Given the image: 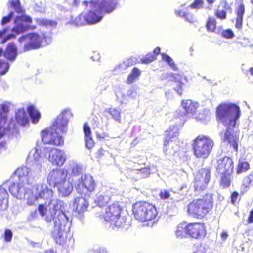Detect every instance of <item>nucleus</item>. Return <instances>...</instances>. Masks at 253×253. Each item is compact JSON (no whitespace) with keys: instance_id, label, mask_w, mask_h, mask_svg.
<instances>
[{"instance_id":"nucleus-1","label":"nucleus","mask_w":253,"mask_h":253,"mask_svg":"<svg viewBox=\"0 0 253 253\" xmlns=\"http://www.w3.org/2000/svg\"><path fill=\"white\" fill-rule=\"evenodd\" d=\"M42 150L37 147L32 149L27 158V164L31 167L26 166L18 168L13 176L14 181H10L9 190L12 195L17 199H27L28 205L35 204L36 200L41 198L48 199L52 195V191L46 184H38L30 190L28 187L35 180L36 174L42 171L43 158L41 155Z\"/></svg>"},{"instance_id":"nucleus-2","label":"nucleus","mask_w":253,"mask_h":253,"mask_svg":"<svg viewBox=\"0 0 253 253\" xmlns=\"http://www.w3.org/2000/svg\"><path fill=\"white\" fill-rule=\"evenodd\" d=\"M52 195L48 199L41 198L36 200L39 202L42 200H45V205L49 206L47 214L45 220L47 223L53 222V227L51 231V235L56 243L61 244L66 238L67 233L70 229V224L68 223L69 218L66 214L63 211L64 203L59 199H52Z\"/></svg>"},{"instance_id":"nucleus-3","label":"nucleus","mask_w":253,"mask_h":253,"mask_svg":"<svg viewBox=\"0 0 253 253\" xmlns=\"http://www.w3.org/2000/svg\"><path fill=\"white\" fill-rule=\"evenodd\" d=\"M217 116L220 121L227 127L224 142L230 144L235 151H238V139L233 136L230 130L233 128L240 116L239 107L233 103L221 104L217 108Z\"/></svg>"},{"instance_id":"nucleus-4","label":"nucleus","mask_w":253,"mask_h":253,"mask_svg":"<svg viewBox=\"0 0 253 253\" xmlns=\"http://www.w3.org/2000/svg\"><path fill=\"white\" fill-rule=\"evenodd\" d=\"M116 4L114 0H92L88 12H83L72 20V23L77 26L96 24L102 20L104 13L113 12Z\"/></svg>"},{"instance_id":"nucleus-5","label":"nucleus","mask_w":253,"mask_h":253,"mask_svg":"<svg viewBox=\"0 0 253 253\" xmlns=\"http://www.w3.org/2000/svg\"><path fill=\"white\" fill-rule=\"evenodd\" d=\"M133 213L136 220L146 222L148 226H152L158 220L156 208L146 202L140 201L135 203L133 206Z\"/></svg>"},{"instance_id":"nucleus-6","label":"nucleus","mask_w":253,"mask_h":253,"mask_svg":"<svg viewBox=\"0 0 253 253\" xmlns=\"http://www.w3.org/2000/svg\"><path fill=\"white\" fill-rule=\"evenodd\" d=\"M212 207V198L210 194L206 198L194 200L188 205L189 214L194 218L202 219L205 217Z\"/></svg>"},{"instance_id":"nucleus-7","label":"nucleus","mask_w":253,"mask_h":253,"mask_svg":"<svg viewBox=\"0 0 253 253\" xmlns=\"http://www.w3.org/2000/svg\"><path fill=\"white\" fill-rule=\"evenodd\" d=\"M19 42H26L24 45V51L39 48L50 43L51 37L49 34H42L41 36L36 33H31L19 38Z\"/></svg>"},{"instance_id":"nucleus-8","label":"nucleus","mask_w":253,"mask_h":253,"mask_svg":"<svg viewBox=\"0 0 253 253\" xmlns=\"http://www.w3.org/2000/svg\"><path fill=\"white\" fill-rule=\"evenodd\" d=\"M214 144L213 140L209 136H198L192 144L194 155L198 158H207L212 151Z\"/></svg>"},{"instance_id":"nucleus-9","label":"nucleus","mask_w":253,"mask_h":253,"mask_svg":"<svg viewBox=\"0 0 253 253\" xmlns=\"http://www.w3.org/2000/svg\"><path fill=\"white\" fill-rule=\"evenodd\" d=\"M121 209L118 203H113L107 207L103 214L105 221L110 223V225L119 228L123 227L126 223L125 217L121 216Z\"/></svg>"},{"instance_id":"nucleus-10","label":"nucleus","mask_w":253,"mask_h":253,"mask_svg":"<svg viewBox=\"0 0 253 253\" xmlns=\"http://www.w3.org/2000/svg\"><path fill=\"white\" fill-rule=\"evenodd\" d=\"M9 111L8 103H4L0 104V139L5 134H14L17 132L16 126L14 121H10L6 123L7 113Z\"/></svg>"},{"instance_id":"nucleus-11","label":"nucleus","mask_w":253,"mask_h":253,"mask_svg":"<svg viewBox=\"0 0 253 253\" xmlns=\"http://www.w3.org/2000/svg\"><path fill=\"white\" fill-rule=\"evenodd\" d=\"M74 185L78 193L89 197H90L96 187L94 179L89 174L82 175Z\"/></svg>"},{"instance_id":"nucleus-12","label":"nucleus","mask_w":253,"mask_h":253,"mask_svg":"<svg viewBox=\"0 0 253 253\" xmlns=\"http://www.w3.org/2000/svg\"><path fill=\"white\" fill-rule=\"evenodd\" d=\"M32 21V18L30 16L27 15L17 16L14 20V26L11 30L12 33L4 37L2 40L1 42L4 43L8 40L15 38L17 34L26 31L29 29Z\"/></svg>"},{"instance_id":"nucleus-13","label":"nucleus","mask_w":253,"mask_h":253,"mask_svg":"<svg viewBox=\"0 0 253 253\" xmlns=\"http://www.w3.org/2000/svg\"><path fill=\"white\" fill-rule=\"evenodd\" d=\"M73 117V114L69 109L63 110L58 115L51 126L55 131L59 134H65L68 130V124L70 118Z\"/></svg>"},{"instance_id":"nucleus-14","label":"nucleus","mask_w":253,"mask_h":253,"mask_svg":"<svg viewBox=\"0 0 253 253\" xmlns=\"http://www.w3.org/2000/svg\"><path fill=\"white\" fill-rule=\"evenodd\" d=\"M43 151L46 153L45 157L54 165L61 166L67 159L66 153L63 150L44 148Z\"/></svg>"},{"instance_id":"nucleus-15","label":"nucleus","mask_w":253,"mask_h":253,"mask_svg":"<svg viewBox=\"0 0 253 253\" xmlns=\"http://www.w3.org/2000/svg\"><path fill=\"white\" fill-rule=\"evenodd\" d=\"M41 137L45 144H52L57 146L63 145L64 139L60 134L50 127L41 132Z\"/></svg>"},{"instance_id":"nucleus-16","label":"nucleus","mask_w":253,"mask_h":253,"mask_svg":"<svg viewBox=\"0 0 253 253\" xmlns=\"http://www.w3.org/2000/svg\"><path fill=\"white\" fill-rule=\"evenodd\" d=\"M67 176V171L63 169H54L50 171L47 176V182L50 185L55 187L62 182Z\"/></svg>"},{"instance_id":"nucleus-17","label":"nucleus","mask_w":253,"mask_h":253,"mask_svg":"<svg viewBox=\"0 0 253 253\" xmlns=\"http://www.w3.org/2000/svg\"><path fill=\"white\" fill-rule=\"evenodd\" d=\"M233 168V162L229 157H224L217 161L216 170L220 174L230 175Z\"/></svg>"},{"instance_id":"nucleus-18","label":"nucleus","mask_w":253,"mask_h":253,"mask_svg":"<svg viewBox=\"0 0 253 253\" xmlns=\"http://www.w3.org/2000/svg\"><path fill=\"white\" fill-rule=\"evenodd\" d=\"M188 235L193 238L199 239L205 237L206 231L204 225L200 223L188 224Z\"/></svg>"},{"instance_id":"nucleus-19","label":"nucleus","mask_w":253,"mask_h":253,"mask_svg":"<svg viewBox=\"0 0 253 253\" xmlns=\"http://www.w3.org/2000/svg\"><path fill=\"white\" fill-rule=\"evenodd\" d=\"M88 202L83 197H77L74 199L73 206L78 217L82 219L83 213L87 211Z\"/></svg>"},{"instance_id":"nucleus-20","label":"nucleus","mask_w":253,"mask_h":253,"mask_svg":"<svg viewBox=\"0 0 253 253\" xmlns=\"http://www.w3.org/2000/svg\"><path fill=\"white\" fill-rule=\"evenodd\" d=\"M111 191L109 190L104 189L103 188L97 194L94 199V202L99 207L105 205L111 199Z\"/></svg>"},{"instance_id":"nucleus-21","label":"nucleus","mask_w":253,"mask_h":253,"mask_svg":"<svg viewBox=\"0 0 253 253\" xmlns=\"http://www.w3.org/2000/svg\"><path fill=\"white\" fill-rule=\"evenodd\" d=\"M73 181L65 179L57 186L59 194L62 197L69 195L73 190Z\"/></svg>"},{"instance_id":"nucleus-22","label":"nucleus","mask_w":253,"mask_h":253,"mask_svg":"<svg viewBox=\"0 0 253 253\" xmlns=\"http://www.w3.org/2000/svg\"><path fill=\"white\" fill-rule=\"evenodd\" d=\"M84 170L81 164L73 162L72 164V171L71 176L72 181L74 184L78 181V178L80 179L82 175H84Z\"/></svg>"},{"instance_id":"nucleus-23","label":"nucleus","mask_w":253,"mask_h":253,"mask_svg":"<svg viewBox=\"0 0 253 253\" xmlns=\"http://www.w3.org/2000/svg\"><path fill=\"white\" fill-rule=\"evenodd\" d=\"M166 133V137L164 144L165 151H166L165 148L169 141L176 139L178 137L179 135L178 129L177 126H170Z\"/></svg>"},{"instance_id":"nucleus-24","label":"nucleus","mask_w":253,"mask_h":253,"mask_svg":"<svg viewBox=\"0 0 253 253\" xmlns=\"http://www.w3.org/2000/svg\"><path fill=\"white\" fill-rule=\"evenodd\" d=\"M4 55L9 61H13L15 60L17 55V48L13 42L8 44Z\"/></svg>"},{"instance_id":"nucleus-25","label":"nucleus","mask_w":253,"mask_h":253,"mask_svg":"<svg viewBox=\"0 0 253 253\" xmlns=\"http://www.w3.org/2000/svg\"><path fill=\"white\" fill-rule=\"evenodd\" d=\"M8 193L5 188L0 186V211L6 210L8 206Z\"/></svg>"},{"instance_id":"nucleus-26","label":"nucleus","mask_w":253,"mask_h":253,"mask_svg":"<svg viewBox=\"0 0 253 253\" xmlns=\"http://www.w3.org/2000/svg\"><path fill=\"white\" fill-rule=\"evenodd\" d=\"M245 11V6L243 3L240 4L236 9V18L235 26L237 29H240L242 28Z\"/></svg>"},{"instance_id":"nucleus-27","label":"nucleus","mask_w":253,"mask_h":253,"mask_svg":"<svg viewBox=\"0 0 253 253\" xmlns=\"http://www.w3.org/2000/svg\"><path fill=\"white\" fill-rule=\"evenodd\" d=\"M183 108L187 114H194L199 107L197 102L191 100H183L182 103Z\"/></svg>"},{"instance_id":"nucleus-28","label":"nucleus","mask_w":253,"mask_h":253,"mask_svg":"<svg viewBox=\"0 0 253 253\" xmlns=\"http://www.w3.org/2000/svg\"><path fill=\"white\" fill-rule=\"evenodd\" d=\"M84 132L85 135V146L88 149H91L94 146V141L91 136V132L88 125L85 124L83 127Z\"/></svg>"},{"instance_id":"nucleus-29","label":"nucleus","mask_w":253,"mask_h":253,"mask_svg":"<svg viewBox=\"0 0 253 253\" xmlns=\"http://www.w3.org/2000/svg\"><path fill=\"white\" fill-rule=\"evenodd\" d=\"M211 178L210 171L208 169H202L199 170L195 179L196 184H198L199 180L209 182Z\"/></svg>"},{"instance_id":"nucleus-30","label":"nucleus","mask_w":253,"mask_h":253,"mask_svg":"<svg viewBox=\"0 0 253 253\" xmlns=\"http://www.w3.org/2000/svg\"><path fill=\"white\" fill-rule=\"evenodd\" d=\"M15 119L17 123L21 126H25L28 123L29 119L24 109H18L15 114Z\"/></svg>"},{"instance_id":"nucleus-31","label":"nucleus","mask_w":253,"mask_h":253,"mask_svg":"<svg viewBox=\"0 0 253 253\" xmlns=\"http://www.w3.org/2000/svg\"><path fill=\"white\" fill-rule=\"evenodd\" d=\"M169 75L178 83L177 86L174 88V90L179 95H181L182 93V86L183 85L182 80L184 79L187 81V77L183 75L175 74L172 73H170Z\"/></svg>"},{"instance_id":"nucleus-32","label":"nucleus","mask_w":253,"mask_h":253,"mask_svg":"<svg viewBox=\"0 0 253 253\" xmlns=\"http://www.w3.org/2000/svg\"><path fill=\"white\" fill-rule=\"evenodd\" d=\"M211 113L209 110L204 109L201 110L198 115L196 117V120L198 122L206 124L210 121Z\"/></svg>"},{"instance_id":"nucleus-33","label":"nucleus","mask_w":253,"mask_h":253,"mask_svg":"<svg viewBox=\"0 0 253 253\" xmlns=\"http://www.w3.org/2000/svg\"><path fill=\"white\" fill-rule=\"evenodd\" d=\"M27 112L32 122L34 124L37 123L41 117V115L37 109L33 105H30L27 108Z\"/></svg>"},{"instance_id":"nucleus-34","label":"nucleus","mask_w":253,"mask_h":253,"mask_svg":"<svg viewBox=\"0 0 253 253\" xmlns=\"http://www.w3.org/2000/svg\"><path fill=\"white\" fill-rule=\"evenodd\" d=\"M188 224L186 223H181L179 224L175 231V235L177 238H182L188 235Z\"/></svg>"},{"instance_id":"nucleus-35","label":"nucleus","mask_w":253,"mask_h":253,"mask_svg":"<svg viewBox=\"0 0 253 253\" xmlns=\"http://www.w3.org/2000/svg\"><path fill=\"white\" fill-rule=\"evenodd\" d=\"M106 112L111 116L113 120L119 123L121 122V109L120 108H110L107 109Z\"/></svg>"},{"instance_id":"nucleus-36","label":"nucleus","mask_w":253,"mask_h":253,"mask_svg":"<svg viewBox=\"0 0 253 253\" xmlns=\"http://www.w3.org/2000/svg\"><path fill=\"white\" fill-rule=\"evenodd\" d=\"M161 56L163 61L167 63L172 70L174 71L178 70V68L171 57L164 53L161 54Z\"/></svg>"},{"instance_id":"nucleus-37","label":"nucleus","mask_w":253,"mask_h":253,"mask_svg":"<svg viewBox=\"0 0 253 253\" xmlns=\"http://www.w3.org/2000/svg\"><path fill=\"white\" fill-rule=\"evenodd\" d=\"M140 74L141 72L138 68H134L127 77V83H132L140 75Z\"/></svg>"},{"instance_id":"nucleus-38","label":"nucleus","mask_w":253,"mask_h":253,"mask_svg":"<svg viewBox=\"0 0 253 253\" xmlns=\"http://www.w3.org/2000/svg\"><path fill=\"white\" fill-rule=\"evenodd\" d=\"M249 168L250 166L248 162L240 160L238 165L237 173L238 174H240L241 173L245 172L247 171Z\"/></svg>"},{"instance_id":"nucleus-39","label":"nucleus","mask_w":253,"mask_h":253,"mask_svg":"<svg viewBox=\"0 0 253 253\" xmlns=\"http://www.w3.org/2000/svg\"><path fill=\"white\" fill-rule=\"evenodd\" d=\"M216 21L214 18L209 17L206 23V28L209 32H213L216 28Z\"/></svg>"},{"instance_id":"nucleus-40","label":"nucleus","mask_w":253,"mask_h":253,"mask_svg":"<svg viewBox=\"0 0 253 253\" xmlns=\"http://www.w3.org/2000/svg\"><path fill=\"white\" fill-rule=\"evenodd\" d=\"M139 174L137 176V178H144L148 177L150 174V169L148 167H144L140 169H137Z\"/></svg>"},{"instance_id":"nucleus-41","label":"nucleus","mask_w":253,"mask_h":253,"mask_svg":"<svg viewBox=\"0 0 253 253\" xmlns=\"http://www.w3.org/2000/svg\"><path fill=\"white\" fill-rule=\"evenodd\" d=\"M208 183L209 182L199 180L198 183H197L198 184L197 186V184H196V179H195V180L193 183V186L194 188L195 191L199 192L205 189L206 188Z\"/></svg>"},{"instance_id":"nucleus-42","label":"nucleus","mask_w":253,"mask_h":253,"mask_svg":"<svg viewBox=\"0 0 253 253\" xmlns=\"http://www.w3.org/2000/svg\"><path fill=\"white\" fill-rule=\"evenodd\" d=\"M10 5L18 13H21L22 12V9L19 0H12L10 1Z\"/></svg>"},{"instance_id":"nucleus-43","label":"nucleus","mask_w":253,"mask_h":253,"mask_svg":"<svg viewBox=\"0 0 253 253\" xmlns=\"http://www.w3.org/2000/svg\"><path fill=\"white\" fill-rule=\"evenodd\" d=\"M243 184L246 187H248L253 185V171L248 176L244 178Z\"/></svg>"},{"instance_id":"nucleus-44","label":"nucleus","mask_w":253,"mask_h":253,"mask_svg":"<svg viewBox=\"0 0 253 253\" xmlns=\"http://www.w3.org/2000/svg\"><path fill=\"white\" fill-rule=\"evenodd\" d=\"M172 191L170 190L163 189L159 193V196L163 200H166L172 196Z\"/></svg>"},{"instance_id":"nucleus-45","label":"nucleus","mask_w":253,"mask_h":253,"mask_svg":"<svg viewBox=\"0 0 253 253\" xmlns=\"http://www.w3.org/2000/svg\"><path fill=\"white\" fill-rule=\"evenodd\" d=\"M9 65L3 60H0V74L4 75L8 70Z\"/></svg>"},{"instance_id":"nucleus-46","label":"nucleus","mask_w":253,"mask_h":253,"mask_svg":"<svg viewBox=\"0 0 253 253\" xmlns=\"http://www.w3.org/2000/svg\"><path fill=\"white\" fill-rule=\"evenodd\" d=\"M155 55L152 53H149L146 56L141 59V62L143 63L148 64L155 60Z\"/></svg>"},{"instance_id":"nucleus-47","label":"nucleus","mask_w":253,"mask_h":253,"mask_svg":"<svg viewBox=\"0 0 253 253\" xmlns=\"http://www.w3.org/2000/svg\"><path fill=\"white\" fill-rule=\"evenodd\" d=\"M204 2L203 0H195L194 2L189 5V8L197 10L202 8Z\"/></svg>"},{"instance_id":"nucleus-48","label":"nucleus","mask_w":253,"mask_h":253,"mask_svg":"<svg viewBox=\"0 0 253 253\" xmlns=\"http://www.w3.org/2000/svg\"><path fill=\"white\" fill-rule=\"evenodd\" d=\"M137 169H129L127 171L128 175L132 179L135 180L139 179L137 176L138 175L139 173Z\"/></svg>"},{"instance_id":"nucleus-49","label":"nucleus","mask_w":253,"mask_h":253,"mask_svg":"<svg viewBox=\"0 0 253 253\" xmlns=\"http://www.w3.org/2000/svg\"><path fill=\"white\" fill-rule=\"evenodd\" d=\"M221 183L223 187H228L230 185V175L221 174Z\"/></svg>"},{"instance_id":"nucleus-50","label":"nucleus","mask_w":253,"mask_h":253,"mask_svg":"<svg viewBox=\"0 0 253 253\" xmlns=\"http://www.w3.org/2000/svg\"><path fill=\"white\" fill-rule=\"evenodd\" d=\"M38 211H39L40 215L42 217H44V219H45L46 217V216L47 214L48 211L47 212L46 208L45 207L44 204H39V207H38Z\"/></svg>"},{"instance_id":"nucleus-51","label":"nucleus","mask_w":253,"mask_h":253,"mask_svg":"<svg viewBox=\"0 0 253 253\" xmlns=\"http://www.w3.org/2000/svg\"><path fill=\"white\" fill-rule=\"evenodd\" d=\"M14 16V12L13 11L10 12V13L8 14L7 16H4L1 21V25L3 26L7 23H8L10 20H11L12 18Z\"/></svg>"},{"instance_id":"nucleus-52","label":"nucleus","mask_w":253,"mask_h":253,"mask_svg":"<svg viewBox=\"0 0 253 253\" xmlns=\"http://www.w3.org/2000/svg\"><path fill=\"white\" fill-rule=\"evenodd\" d=\"M37 22L43 26H48L50 25L51 26H53L55 25V23L54 21L44 19H37Z\"/></svg>"},{"instance_id":"nucleus-53","label":"nucleus","mask_w":253,"mask_h":253,"mask_svg":"<svg viewBox=\"0 0 253 253\" xmlns=\"http://www.w3.org/2000/svg\"><path fill=\"white\" fill-rule=\"evenodd\" d=\"M226 14H227L226 11H225L224 10L218 9V10H217L215 12V16L217 18H218L221 20H224L226 18Z\"/></svg>"},{"instance_id":"nucleus-54","label":"nucleus","mask_w":253,"mask_h":253,"mask_svg":"<svg viewBox=\"0 0 253 253\" xmlns=\"http://www.w3.org/2000/svg\"><path fill=\"white\" fill-rule=\"evenodd\" d=\"M12 232L9 229H6L4 232V239L6 242H10L12 237Z\"/></svg>"},{"instance_id":"nucleus-55","label":"nucleus","mask_w":253,"mask_h":253,"mask_svg":"<svg viewBox=\"0 0 253 253\" xmlns=\"http://www.w3.org/2000/svg\"><path fill=\"white\" fill-rule=\"evenodd\" d=\"M222 36L226 38H232L234 36L233 31L230 29H227L222 32Z\"/></svg>"},{"instance_id":"nucleus-56","label":"nucleus","mask_w":253,"mask_h":253,"mask_svg":"<svg viewBox=\"0 0 253 253\" xmlns=\"http://www.w3.org/2000/svg\"><path fill=\"white\" fill-rule=\"evenodd\" d=\"M185 20L190 23H193L196 21L195 17L192 14L187 12L185 17H184Z\"/></svg>"},{"instance_id":"nucleus-57","label":"nucleus","mask_w":253,"mask_h":253,"mask_svg":"<svg viewBox=\"0 0 253 253\" xmlns=\"http://www.w3.org/2000/svg\"><path fill=\"white\" fill-rule=\"evenodd\" d=\"M221 5L224 8L225 11H231V8L230 6L228 4L227 1H224L221 3Z\"/></svg>"},{"instance_id":"nucleus-58","label":"nucleus","mask_w":253,"mask_h":253,"mask_svg":"<svg viewBox=\"0 0 253 253\" xmlns=\"http://www.w3.org/2000/svg\"><path fill=\"white\" fill-rule=\"evenodd\" d=\"M187 12L186 11H183V10H176L175 11V14L177 16H178L184 18L187 14Z\"/></svg>"},{"instance_id":"nucleus-59","label":"nucleus","mask_w":253,"mask_h":253,"mask_svg":"<svg viewBox=\"0 0 253 253\" xmlns=\"http://www.w3.org/2000/svg\"><path fill=\"white\" fill-rule=\"evenodd\" d=\"M238 195L239 194L237 192H234L231 194V202L233 204H234L236 202Z\"/></svg>"},{"instance_id":"nucleus-60","label":"nucleus","mask_w":253,"mask_h":253,"mask_svg":"<svg viewBox=\"0 0 253 253\" xmlns=\"http://www.w3.org/2000/svg\"><path fill=\"white\" fill-rule=\"evenodd\" d=\"M248 223H253V209L250 212L249 216L248 219Z\"/></svg>"},{"instance_id":"nucleus-61","label":"nucleus","mask_w":253,"mask_h":253,"mask_svg":"<svg viewBox=\"0 0 253 253\" xmlns=\"http://www.w3.org/2000/svg\"><path fill=\"white\" fill-rule=\"evenodd\" d=\"M228 236V235L226 232L224 231L221 233V237L223 240H225L227 239Z\"/></svg>"},{"instance_id":"nucleus-62","label":"nucleus","mask_w":253,"mask_h":253,"mask_svg":"<svg viewBox=\"0 0 253 253\" xmlns=\"http://www.w3.org/2000/svg\"><path fill=\"white\" fill-rule=\"evenodd\" d=\"M7 32V28H5L3 29L2 30L0 31V37H2L3 35H5Z\"/></svg>"},{"instance_id":"nucleus-63","label":"nucleus","mask_w":253,"mask_h":253,"mask_svg":"<svg viewBox=\"0 0 253 253\" xmlns=\"http://www.w3.org/2000/svg\"><path fill=\"white\" fill-rule=\"evenodd\" d=\"M160 52V48L159 47L156 48L152 53H153L155 55H158Z\"/></svg>"},{"instance_id":"nucleus-64","label":"nucleus","mask_w":253,"mask_h":253,"mask_svg":"<svg viewBox=\"0 0 253 253\" xmlns=\"http://www.w3.org/2000/svg\"><path fill=\"white\" fill-rule=\"evenodd\" d=\"M79 2H80L79 0H73V3L72 4L73 6H76L78 5V4L79 3Z\"/></svg>"}]
</instances>
